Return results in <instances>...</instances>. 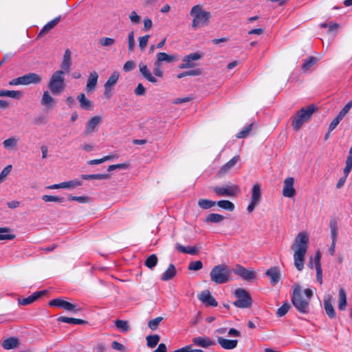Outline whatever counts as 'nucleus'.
<instances>
[{
  "label": "nucleus",
  "mask_w": 352,
  "mask_h": 352,
  "mask_svg": "<svg viewBox=\"0 0 352 352\" xmlns=\"http://www.w3.org/2000/svg\"><path fill=\"white\" fill-rule=\"evenodd\" d=\"M309 243V238L308 234L305 232H301L297 234L291 245V250L294 252V266L298 271H302L304 268Z\"/></svg>",
  "instance_id": "1"
},
{
  "label": "nucleus",
  "mask_w": 352,
  "mask_h": 352,
  "mask_svg": "<svg viewBox=\"0 0 352 352\" xmlns=\"http://www.w3.org/2000/svg\"><path fill=\"white\" fill-rule=\"evenodd\" d=\"M313 296V292L310 289H302L298 284L293 287L292 302L296 310L303 314L310 312V302Z\"/></svg>",
  "instance_id": "2"
},
{
  "label": "nucleus",
  "mask_w": 352,
  "mask_h": 352,
  "mask_svg": "<svg viewBox=\"0 0 352 352\" xmlns=\"http://www.w3.org/2000/svg\"><path fill=\"white\" fill-rule=\"evenodd\" d=\"M190 14L192 17L191 27L194 30L208 26L212 17L210 12L204 10L203 6L200 4L194 6Z\"/></svg>",
  "instance_id": "3"
},
{
  "label": "nucleus",
  "mask_w": 352,
  "mask_h": 352,
  "mask_svg": "<svg viewBox=\"0 0 352 352\" xmlns=\"http://www.w3.org/2000/svg\"><path fill=\"white\" fill-rule=\"evenodd\" d=\"M316 110V107L314 104H310L298 111L292 118V126L293 129L295 131L300 130L303 124L311 119Z\"/></svg>",
  "instance_id": "4"
},
{
  "label": "nucleus",
  "mask_w": 352,
  "mask_h": 352,
  "mask_svg": "<svg viewBox=\"0 0 352 352\" xmlns=\"http://www.w3.org/2000/svg\"><path fill=\"white\" fill-rule=\"evenodd\" d=\"M210 279L216 284H223L230 280L231 272L229 267L225 265H215L210 271Z\"/></svg>",
  "instance_id": "5"
},
{
  "label": "nucleus",
  "mask_w": 352,
  "mask_h": 352,
  "mask_svg": "<svg viewBox=\"0 0 352 352\" xmlns=\"http://www.w3.org/2000/svg\"><path fill=\"white\" fill-rule=\"evenodd\" d=\"M65 87L63 71H56L52 75L48 88L54 95H58L63 91Z\"/></svg>",
  "instance_id": "6"
},
{
  "label": "nucleus",
  "mask_w": 352,
  "mask_h": 352,
  "mask_svg": "<svg viewBox=\"0 0 352 352\" xmlns=\"http://www.w3.org/2000/svg\"><path fill=\"white\" fill-rule=\"evenodd\" d=\"M42 81V76L36 73H28L22 76L14 78L9 82V85H29L31 84H40Z\"/></svg>",
  "instance_id": "7"
},
{
  "label": "nucleus",
  "mask_w": 352,
  "mask_h": 352,
  "mask_svg": "<svg viewBox=\"0 0 352 352\" xmlns=\"http://www.w3.org/2000/svg\"><path fill=\"white\" fill-rule=\"evenodd\" d=\"M236 300L233 305L239 308H249L252 306V300L249 292L243 288H238L234 291Z\"/></svg>",
  "instance_id": "8"
},
{
  "label": "nucleus",
  "mask_w": 352,
  "mask_h": 352,
  "mask_svg": "<svg viewBox=\"0 0 352 352\" xmlns=\"http://www.w3.org/2000/svg\"><path fill=\"white\" fill-rule=\"evenodd\" d=\"M212 191L218 196L235 197L240 193V188L236 184H228L222 186H213Z\"/></svg>",
  "instance_id": "9"
},
{
  "label": "nucleus",
  "mask_w": 352,
  "mask_h": 352,
  "mask_svg": "<svg viewBox=\"0 0 352 352\" xmlns=\"http://www.w3.org/2000/svg\"><path fill=\"white\" fill-rule=\"evenodd\" d=\"M261 199V186L258 184H256L253 186L251 191V199L250 203L247 208L248 212H252L256 206L260 203Z\"/></svg>",
  "instance_id": "10"
},
{
  "label": "nucleus",
  "mask_w": 352,
  "mask_h": 352,
  "mask_svg": "<svg viewBox=\"0 0 352 352\" xmlns=\"http://www.w3.org/2000/svg\"><path fill=\"white\" fill-rule=\"evenodd\" d=\"M232 271L245 280H252L256 277V272L253 270L246 269L241 265H236Z\"/></svg>",
  "instance_id": "11"
},
{
  "label": "nucleus",
  "mask_w": 352,
  "mask_h": 352,
  "mask_svg": "<svg viewBox=\"0 0 352 352\" xmlns=\"http://www.w3.org/2000/svg\"><path fill=\"white\" fill-rule=\"evenodd\" d=\"M320 259H321V254H320V252L319 251H318L315 254L314 260L312 258H311L310 262H309V267L311 268H312L313 265L314 264L315 268L316 270V279H317L318 282L320 285H322V267H321Z\"/></svg>",
  "instance_id": "12"
},
{
  "label": "nucleus",
  "mask_w": 352,
  "mask_h": 352,
  "mask_svg": "<svg viewBox=\"0 0 352 352\" xmlns=\"http://www.w3.org/2000/svg\"><path fill=\"white\" fill-rule=\"evenodd\" d=\"M102 119L99 116H95L89 119L86 123L85 134L90 135L94 133L98 126L101 124Z\"/></svg>",
  "instance_id": "13"
},
{
  "label": "nucleus",
  "mask_w": 352,
  "mask_h": 352,
  "mask_svg": "<svg viewBox=\"0 0 352 352\" xmlns=\"http://www.w3.org/2000/svg\"><path fill=\"white\" fill-rule=\"evenodd\" d=\"M294 179L293 177H287L284 180L283 195L285 197H293L296 194V190L294 188Z\"/></svg>",
  "instance_id": "14"
},
{
  "label": "nucleus",
  "mask_w": 352,
  "mask_h": 352,
  "mask_svg": "<svg viewBox=\"0 0 352 352\" xmlns=\"http://www.w3.org/2000/svg\"><path fill=\"white\" fill-rule=\"evenodd\" d=\"M324 309L329 318H336V313L332 304V296L329 294L324 298Z\"/></svg>",
  "instance_id": "15"
},
{
  "label": "nucleus",
  "mask_w": 352,
  "mask_h": 352,
  "mask_svg": "<svg viewBox=\"0 0 352 352\" xmlns=\"http://www.w3.org/2000/svg\"><path fill=\"white\" fill-rule=\"evenodd\" d=\"M41 104L47 109H52L56 104V100L53 98L49 91H44L41 100Z\"/></svg>",
  "instance_id": "16"
},
{
  "label": "nucleus",
  "mask_w": 352,
  "mask_h": 352,
  "mask_svg": "<svg viewBox=\"0 0 352 352\" xmlns=\"http://www.w3.org/2000/svg\"><path fill=\"white\" fill-rule=\"evenodd\" d=\"M198 298L208 306L217 307L218 303L208 290H204L198 295Z\"/></svg>",
  "instance_id": "17"
},
{
  "label": "nucleus",
  "mask_w": 352,
  "mask_h": 352,
  "mask_svg": "<svg viewBox=\"0 0 352 352\" xmlns=\"http://www.w3.org/2000/svg\"><path fill=\"white\" fill-rule=\"evenodd\" d=\"M139 69L142 76L148 82L152 83L157 82V79L155 78V76H153L151 70L148 69V67L145 63L142 62L140 63Z\"/></svg>",
  "instance_id": "18"
},
{
  "label": "nucleus",
  "mask_w": 352,
  "mask_h": 352,
  "mask_svg": "<svg viewBox=\"0 0 352 352\" xmlns=\"http://www.w3.org/2000/svg\"><path fill=\"white\" fill-rule=\"evenodd\" d=\"M47 293V291L43 290L40 292H36L32 294V295L29 296L27 298H19L18 302L19 305H28L32 302H34L35 300L38 299L41 296Z\"/></svg>",
  "instance_id": "19"
},
{
  "label": "nucleus",
  "mask_w": 352,
  "mask_h": 352,
  "mask_svg": "<svg viewBox=\"0 0 352 352\" xmlns=\"http://www.w3.org/2000/svg\"><path fill=\"white\" fill-rule=\"evenodd\" d=\"M72 53L71 51L69 49H67L65 51L63 60L60 64V71H63V74L65 73H67L69 72L70 67L72 65V57H71Z\"/></svg>",
  "instance_id": "20"
},
{
  "label": "nucleus",
  "mask_w": 352,
  "mask_h": 352,
  "mask_svg": "<svg viewBox=\"0 0 352 352\" xmlns=\"http://www.w3.org/2000/svg\"><path fill=\"white\" fill-rule=\"evenodd\" d=\"M98 79V74L96 72H91L88 77L87 85H86V91L87 92H92L95 90Z\"/></svg>",
  "instance_id": "21"
},
{
  "label": "nucleus",
  "mask_w": 352,
  "mask_h": 352,
  "mask_svg": "<svg viewBox=\"0 0 352 352\" xmlns=\"http://www.w3.org/2000/svg\"><path fill=\"white\" fill-rule=\"evenodd\" d=\"M265 274L270 278L272 285H275L278 283L280 278V274L278 267H273L268 269Z\"/></svg>",
  "instance_id": "22"
},
{
  "label": "nucleus",
  "mask_w": 352,
  "mask_h": 352,
  "mask_svg": "<svg viewBox=\"0 0 352 352\" xmlns=\"http://www.w3.org/2000/svg\"><path fill=\"white\" fill-rule=\"evenodd\" d=\"M217 342L223 349L227 350L234 349L238 344L237 340H228L222 337H219L217 338Z\"/></svg>",
  "instance_id": "23"
},
{
  "label": "nucleus",
  "mask_w": 352,
  "mask_h": 352,
  "mask_svg": "<svg viewBox=\"0 0 352 352\" xmlns=\"http://www.w3.org/2000/svg\"><path fill=\"white\" fill-rule=\"evenodd\" d=\"M61 16H58L54 18L53 20L48 22L45 24L43 28L41 29L40 32L38 34V37H41L45 34H47L51 30H52L60 21Z\"/></svg>",
  "instance_id": "24"
},
{
  "label": "nucleus",
  "mask_w": 352,
  "mask_h": 352,
  "mask_svg": "<svg viewBox=\"0 0 352 352\" xmlns=\"http://www.w3.org/2000/svg\"><path fill=\"white\" fill-rule=\"evenodd\" d=\"M239 160V156L236 155L233 157L229 162L224 164L218 171L217 175L222 176L227 173L232 168H233Z\"/></svg>",
  "instance_id": "25"
},
{
  "label": "nucleus",
  "mask_w": 352,
  "mask_h": 352,
  "mask_svg": "<svg viewBox=\"0 0 352 352\" xmlns=\"http://www.w3.org/2000/svg\"><path fill=\"white\" fill-rule=\"evenodd\" d=\"M192 342L199 346L207 348L214 344V342L209 337H195L192 339Z\"/></svg>",
  "instance_id": "26"
},
{
  "label": "nucleus",
  "mask_w": 352,
  "mask_h": 352,
  "mask_svg": "<svg viewBox=\"0 0 352 352\" xmlns=\"http://www.w3.org/2000/svg\"><path fill=\"white\" fill-rule=\"evenodd\" d=\"M19 139L16 137H10L3 142V148L8 151L16 150Z\"/></svg>",
  "instance_id": "27"
},
{
  "label": "nucleus",
  "mask_w": 352,
  "mask_h": 352,
  "mask_svg": "<svg viewBox=\"0 0 352 352\" xmlns=\"http://www.w3.org/2000/svg\"><path fill=\"white\" fill-rule=\"evenodd\" d=\"M77 99L79 101L81 109L85 110H91L93 109L92 102L86 98L85 94H79Z\"/></svg>",
  "instance_id": "28"
},
{
  "label": "nucleus",
  "mask_w": 352,
  "mask_h": 352,
  "mask_svg": "<svg viewBox=\"0 0 352 352\" xmlns=\"http://www.w3.org/2000/svg\"><path fill=\"white\" fill-rule=\"evenodd\" d=\"M19 344V342L17 338L10 337L3 342L2 346L4 349L10 350L17 348Z\"/></svg>",
  "instance_id": "29"
},
{
  "label": "nucleus",
  "mask_w": 352,
  "mask_h": 352,
  "mask_svg": "<svg viewBox=\"0 0 352 352\" xmlns=\"http://www.w3.org/2000/svg\"><path fill=\"white\" fill-rule=\"evenodd\" d=\"M176 274V270L173 264H170L168 269L162 275L161 279L166 281L172 279Z\"/></svg>",
  "instance_id": "30"
},
{
  "label": "nucleus",
  "mask_w": 352,
  "mask_h": 352,
  "mask_svg": "<svg viewBox=\"0 0 352 352\" xmlns=\"http://www.w3.org/2000/svg\"><path fill=\"white\" fill-rule=\"evenodd\" d=\"M339 304L338 308L341 311H344L346 309L347 301L346 292L343 288L339 289Z\"/></svg>",
  "instance_id": "31"
},
{
  "label": "nucleus",
  "mask_w": 352,
  "mask_h": 352,
  "mask_svg": "<svg viewBox=\"0 0 352 352\" xmlns=\"http://www.w3.org/2000/svg\"><path fill=\"white\" fill-rule=\"evenodd\" d=\"M22 92L14 90H0V97H10L19 99L22 96Z\"/></svg>",
  "instance_id": "32"
},
{
  "label": "nucleus",
  "mask_w": 352,
  "mask_h": 352,
  "mask_svg": "<svg viewBox=\"0 0 352 352\" xmlns=\"http://www.w3.org/2000/svg\"><path fill=\"white\" fill-rule=\"evenodd\" d=\"M175 60V57L165 52H159L157 54L156 62L162 64V62L171 63Z\"/></svg>",
  "instance_id": "33"
},
{
  "label": "nucleus",
  "mask_w": 352,
  "mask_h": 352,
  "mask_svg": "<svg viewBox=\"0 0 352 352\" xmlns=\"http://www.w3.org/2000/svg\"><path fill=\"white\" fill-rule=\"evenodd\" d=\"M57 320L58 322H65L68 324H84L87 323V322L82 319H77L74 318H69L66 316H60Z\"/></svg>",
  "instance_id": "34"
},
{
  "label": "nucleus",
  "mask_w": 352,
  "mask_h": 352,
  "mask_svg": "<svg viewBox=\"0 0 352 352\" xmlns=\"http://www.w3.org/2000/svg\"><path fill=\"white\" fill-rule=\"evenodd\" d=\"M176 248L179 252L189 254L190 255H195L198 252V250L195 247H184L179 243L176 245Z\"/></svg>",
  "instance_id": "35"
},
{
  "label": "nucleus",
  "mask_w": 352,
  "mask_h": 352,
  "mask_svg": "<svg viewBox=\"0 0 352 352\" xmlns=\"http://www.w3.org/2000/svg\"><path fill=\"white\" fill-rule=\"evenodd\" d=\"M119 77H120L119 72H116V71L113 72L111 74V76L109 78V79L107 80V81L105 82L104 87L112 88L118 82Z\"/></svg>",
  "instance_id": "36"
},
{
  "label": "nucleus",
  "mask_w": 352,
  "mask_h": 352,
  "mask_svg": "<svg viewBox=\"0 0 352 352\" xmlns=\"http://www.w3.org/2000/svg\"><path fill=\"white\" fill-rule=\"evenodd\" d=\"M216 205L230 212L234 210V204L228 200H220L216 202Z\"/></svg>",
  "instance_id": "37"
},
{
  "label": "nucleus",
  "mask_w": 352,
  "mask_h": 352,
  "mask_svg": "<svg viewBox=\"0 0 352 352\" xmlns=\"http://www.w3.org/2000/svg\"><path fill=\"white\" fill-rule=\"evenodd\" d=\"M81 177L83 179H107L110 178L109 174H91V175H82Z\"/></svg>",
  "instance_id": "38"
},
{
  "label": "nucleus",
  "mask_w": 352,
  "mask_h": 352,
  "mask_svg": "<svg viewBox=\"0 0 352 352\" xmlns=\"http://www.w3.org/2000/svg\"><path fill=\"white\" fill-rule=\"evenodd\" d=\"M198 205L202 209L207 210L214 206L216 205V201L206 199H200L198 201Z\"/></svg>",
  "instance_id": "39"
},
{
  "label": "nucleus",
  "mask_w": 352,
  "mask_h": 352,
  "mask_svg": "<svg viewBox=\"0 0 352 352\" xmlns=\"http://www.w3.org/2000/svg\"><path fill=\"white\" fill-rule=\"evenodd\" d=\"M115 325L118 329L124 333L128 332L130 330L129 323L126 320H117L115 321Z\"/></svg>",
  "instance_id": "40"
},
{
  "label": "nucleus",
  "mask_w": 352,
  "mask_h": 352,
  "mask_svg": "<svg viewBox=\"0 0 352 352\" xmlns=\"http://www.w3.org/2000/svg\"><path fill=\"white\" fill-rule=\"evenodd\" d=\"M224 219L223 215L216 213L210 214L206 219L207 223H220Z\"/></svg>",
  "instance_id": "41"
},
{
  "label": "nucleus",
  "mask_w": 352,
  "mask_h": 352,
  "mask_svg": "<svg viewBox=\"0 0 352 352\" xmlns=\"http://www.w3.org/2000/svg\"><path fill=\"white\" fill-rule=\"evenodd\" d=\"M41 199L45 202L62 203L65 201V198L63 197L47 195H43Z\"/></svg>",
  "instance_id": "42"
},
{
  "label": "nucleus",
  "mask_w": 352,
  "mask_h": 352,
  "mask_svg": "<svg viewBox=\"0 0 352 352\" xmlns=\"http://www.w3.org/2000/svg\"><path fill=\"white\" fill-rule=\"evenodd\" d=\"M317 62V58L314 56L309 57L305 60L302 65V69L303 72L308 71L312 66H314Z\"/></svg>",
  "instance_id": "43"
},
{
  "label": "nucleus",
  "mask_w": 352,
  "mask_h": 352,
  "mask_svg": "<svg viewBox=\"0 0 352 352\" xmlns=\"http://www.w3.org/2000/svg\"><path fill=\"white\" fill-rule=\"evenodd\" d=\"M10 232V228L4 227L0 228V241L1 240H12L15 238L14 234H3Z\"/></svg>",
  "instance_id": "44"
},
{
  "label": "nucleus",
  "mask_w": 352,
  "mask_h": 352,
  "mask_svg": "<svg viewBox=\"0 0 352 352\" xmlns=\"http://www.w3.org/2000/svg\"><path fill=\"white\" fill-rule=\"evenodd\" d=\"M63 309L73 313H77L82 310L81 307H78L76 304H73L67 301L65 302Z\"/></svg>",
  "instance_id": "45"
},
{
  "label": "nucleus",
  "mask_w": 352,
  "mask_h": 352,
  "mask_svg": "<svg viewBox=\"0 0 352 352\" xmlns=\"http://www.w3.org/2000/svg\"><path fill=\"white\" fill-rule=\"evenodd\" d=\"M147 345L150 348L155 347L159 342L160 337L158 335L148 336L146 337Z\"/></svg>",
  "instance_id": "46"
},
{
  "label": "nucleus",
  "mask_w": 352,
  "mask_h": 352,
  "mask_svg": "<svg viewBox=\"0 0 352 352\" xmlns=\"http://www.w3.org/2000/svg\"><path fill=\"white\" fill-rule=\"evenodd\" d=\"M158 259L155 254L150 255L145 261V265L150 268L153 269L157 263Z\"/></svg>",
  "instance_id": "47"
},
{
  "label": "nucleus",
  "mask_w": 352,
  "mask_h": 352,
  "mask_svg": "<svg viewBox=\"0 0 352 352\" xmlns=\"http://www.w3.org/2000/svg\"><path fill=\"white\" fill-rule=\"evenodd\" d=\"M63 188H75L82 185V182L79 179H73L68 182H63Z\"/></svg>",
  "instance_id": "48"
},
{
  "label": "nucleus",
  "mask_w": 352,
  "mask_h": 352,
  "mask_svg": "<svg viewBox=\"0 0 352 352\" xmlns=\"http://www.w3.org/2000/svg\"><path fill=\"white\" fill-rule=\"evenodd\" d=\"M116 43V40L113 38L102 37L99 40V44L102 47H111Z\"/></svg>",
  "instance_id": "49"
},
{
  "label": "nucleus",
  "mask_w": 352,
  "mask_h": 352,
  "mask_svg": "<svg viewBox=\"0 0 352 352\" xmlns=\"http://www.w3.org/2000/svg\"><path fill=\"white\" fill-rule=\"evenodd\" d=\"M128 50L129 52H133L135 48V34L133 31H131L128 34Z\"/></svg>",
  "instance_id": "50"
},
{
  "label": "nucleus",
  "mask_w": 352,
  "mask_h": 352,
  "mask_svg": "<svg viewBox=\"0 0 352 352\" xmlns=\"http://www.w3.org/2000/svg\"><path fill=\"white\" fill-rule=\"evenodd\" d=\"M290 307L291 306L288 302H284L283 305L278 309L276 311V315L278 317H283L288 312Z\"/></svg>",
  "instance_id": "51"
},
{
  "label": "nucleus",
  "mask_w": 352,
  "mask_h": 352,
  "mask_svg": "<svg viewBox=\"0 0 352 352\" xmlns=\"http://www.w3.org/2000/svg\"><path fill=\"white\" fill-rule=\"evenodd\" d=\"M163 320V318L162 317H157V318H155L153 320H151L148 323V327L154 331V330H156L160 324V323Z\"/></svg>",
  "instance_id": "52"
},
{
  "label": "nucleus",
  "mask_w": 352,
  "mask_h": 352,
  "mask_svg": "<svg viewBox=\"0 0 352 352\" xmlns=\"http://www.w3.org/2000/svg\"><path fill=\"white\" fill-rule=\"evenodd\" d=\"M252 125L253 124H250L248 126H246L242 131H241L240 132H239L237 134H236V138H246L248 134L250 133V132L251 131L252 129Z\"/></svg>",
  "instance_id": "53"
},
{
  "label": "nucleus",
  "mask_w": 352,
  "mask_h": 352,
  "mask_svg": "<svg viewBox=\"0 0 352 352\" xmlns=\"http://www.w3.org/2000/svg\"><path fill=\"white\" fill-rule=\"evenodd\" d=\"M115 157H116L115 155H107V156H104V157H102L101 159L90 160V161L88 162V164L89 165L100 164H102V163H103V162H104L106 161L111 160L113 158H114Z\"/></svg>",
  "instance_id": "54"
},
{
  "label": "nucleus",
  "mask_w": 352,
  "mask_h": 352,
  "mask_svg": "<svg viewBox=\"0 0 352 352\" xmlns=\"http://www.w3.org/2000/svg\"><path fill=\"white\" fill-rule=\"evenodd\" d=\"M195 66V64L192 60H190L188 56L184 57L182 63L179 65L180 69L192 68Z\"/></svg>",
  "instance_id": "55"
},
{
  "label": "nucleus",
  "mask_w": 352,
  "mask_h": 352,
  "mask_svg": "<svg viewBox=\"0 0 352 352\" xmlns=\"http://www.w3.org/2000/svg\"><path fill=\"white\" fill-rule=\"evenodd\" d=\"M149 37V35H145L138 38L139 47L141 50V51H144L148 42Z\"/></svg>",
  "instance_id": "56"
},
{
  "label": "nucleus",
  "mask_w": 352,
  "mask_h": 352,
  "mask_svg": "<svg viewBox=\"0 0 352 352\" xmlns=\"http://www.w3.org/2000/svg\"><path fill=\"white\" fill-rule=\"evenodd\" d=\"M66 300L61 298L52 299L49 302V305L51 307H58L61 309L63 308Z\"/></svg>",
  "instance_id": "57"
},
{
  "label": "nucleus",
  "mask_w": 352,
  "mask_h": 352,
  "mask_svg": "<svg viewBox=\"0 0 352 352\" xmlns=\"http://www.w3.org/2000/svg\"><path fill=\"white\" fill-rule=\"evenodd\" d=\"M12 165L6 166L0 173V184L3 182L12 170Z\"/></svg>",
  "instance_id": "58"
},
{
  "label": "nucleus",
  "mask_w": 352,
  "mask_h": 352,
  "mask_svg": "<svg viewBox=\"0 0 352 352\" xmlns=\"http://www.w3.org/2000/svg\"><path fill=\"white\" fill-rule=\"evenodd\" d=\"M130 21L134 25L139 24L141 21V16L135 11H132L129 16Z\"/></svg>",
  "instance_id": "59"
},
{
  "label": "nucleus",
  "mask_w": 352,
  "mask_h": 352,
  "mask_svg": "<svg viewBox=\"0 0 352 352\" xmlns=\"http://www.w3.org/2000/svg\"><path fill=\"white\" fill-rule=\"evenodd\" d=\"M203 267V263L201 261L190 262L188 265V270L192 271H197Z\"/></svg>",
  "instance_id": "60"
},
{
  "label": "nucleus",
  "mask_w": 352,
  "mask_h": 352,
  "mask_svg": "<svg viewBox=\"0 0 352 352\" xmlns=\"http://www.w3.org/2000/svg\"><path fill=\"white\" fill-rule=\"evenodd\" d=\"M320 27L321 28H329V32H335V31H336L338 29L339 24L336 23L331 22L329 24H327V23H322V24H320Z\"/></svg>",
  "instance_id": "61"
},
{
  "label": "nucleus",
  "mask_w": 352,
  "mask_h": 352,
  "mask_svg": "<svg viewBox=\"0 0 352 352\" xmlns=\"http://www.w3.org/2000/svg\"><path fill=\"white\" fill-rule=\"evenodd\" d=\"M153 74L155 76L162 78L164 76V72L161 69V65L157 63L156 61L154 63V68H153Z\"/></svg>",
  "instance_id": "62"
},
{
  "label": "nucleus",
  "mask_w": 352,
  "mask_h": 352,
  "mask_svg": "<svg viewBox=\"0 0 352 352\" xmlns=\"http://www.w3.org/2000/svg\"><path fill=\"white\" fill-rule=\"evenodd\" d=\"M135 67V62L133 60H128L124 63L123 66V70L126 72H128L132 71Z\"/></svg>",
  "instance_id": "63"
},
{
  "label": "nucleus",
  "mask_w": 352,
  "mask_h": 352,
  "mask_svg": "<svg viewBox=\"0 0 352 352\" xmlns=\"http://www.w3.org/2000/svg\"><path fill=\"white\" fill-rule=\"evenodd\" d=\"M173 352H204L201 349H192L191 346H186L181 349L174 351Z\"/></svg>",
  "instance_id": "64"
}]
</instances>
